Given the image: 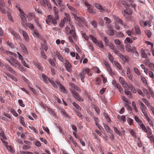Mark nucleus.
I'll return each instance as SVG.
<instances>
[{
	"label": "nucleus",
	"instance_id": "f257e3e1",
	"mask_svg": "<svg viewBox=\"0 0 154 154\" xmlns=\"http://www.w3.org/2000/svg\"><path fill=\"white\" fill-rule=\"evenodd\" d=\"M6 60L14 67L16 68L17 66L18 69L20 71L24 70L23 67L22 66L18 60L13 57L11 56L10 57V59L7 58Z\"/></svg>",
	"mask_w": 154,
	"mask_h": 154
},
{
	"label": "nucleus",
	"instance_id": "f03ea898",
	"mask_svg": "<svg viewBox=\"0 0 154 154\" xmlns=\"http://www.w3.org/2000/svg\"><path fill=\"white\" fill-rule=\"evenodd\" d=\"M68 23L69 26L71 28L68 26H67L65 28V32L67 34H71L72 35L74 40H75L76 39V35L75 31V29L74 26L71 23V21L69 20Z\"/></svg>",
	"mask_w": 154,
	"mask_h": 154
},
{
	"label": "nucleus",
	"instance_id": "7ed1b4c3",
	"mask_svg": "<svg viewBox=\"0 0 154 154\" xmlns=\"http://www.w3.org/2000/svg\"><path fill=\"white\" fill-rule=\"evenodd\" d=\"M59 20V16L56 15V16H54V17H53L52 15H48L47 16L46 20V22L49 25H53L54 26H55Z\"/></svg>",
	"mask_w": 154,
	"mask_h": 154
},
{
	"label": "nucleus",
	"instance_id": "20e7f679",
	"mask_svg": "<svg viewBox=\"0 0 154 154\" xmlns=\"http://www.w3.org/2000/svg\"><path fill=\"white\" fill-rule=\"evenodd\" d=\"M112 17L114 18V20L116 22L115 23V25L114 26L115 28L117 30H119L120 28V26L117 23H119L120 24L122 25L125 28H127V26L126 25L125 23L122 20L119 18L118 16L112 15Z\"/></svg>",
	"mask_w": 154,
	"mask_h": 154
},
{
	"label": "nucleus",
	"instance_id": "39448f33",
	"mask_svg": "<svg viewBox=\"0 0 154 154\" xmlns=\"http://www.w3.org/2000/svg\"><path fill=\"white\" fill-rule=\"evenodd\" d=\"M126 10L122 11V13L123 16L127 20H130L131 16L130 15L132 13V10L128 8H126Z\"/></svg>",
	"mask_w": 154,
	"mask_h": 154
},
{
	"label": "nucleus",
	"instance_id": "423d86ee",
	"mask_svg": "<svg viewBox=\"0 0 154 154\" xmlns=\"http://www.w3.org/2000/svg\"><path fill=\"white\" fill-rule=\"evenodd\" d=\"M42 80L46 83L48 84L49 82L55 88H57L56 83L53 80L50 79L48 77L45 75V74L42 73Z\"/></svg>",
	"mask_w": 154,
	"mask_h": 154
},
{
	"label": "nucleus",
	"instance_id": "0eeeda50",
	"mask_svg": "<svg viewBox=\"0 0 154 154\" xmlns=\"http://www.w3.org/2000/svg\"><path fill=\"white\" fill-rule=\"evenodd\" d=\"M5 4L4 0H0V11L2 13L6 14Z\"/></svg>",
	"mask_w": 154,
	"mask_h": 154
},
{
	"label": "nucleus",
	"instance_id": "6e6552de",
	"mask_svg": "<svg viewBox=\"0 0 154 154\" xmlns=\"http://www.w3.org/2000/svg\"><path fill=\"white\" fill-rule=\"evenodd\" d=\"M71 92L73 96L75 98L79 101H83V99L80 96L79 94L75 91L72 90Z\"/></svg>",
	"mask_w": 154,
	"mask_h": 154
},
{
	"label": "nucleus",
	"instance_id": "1a4fd4ad",
	"mask_svg": "<svg viewBox=\"0 0 154 154\" xmlns=\"http://www.w3.org/2000/svg\"><path fill=\"white\" fill-rule=\"evenodd\" d=\"M64 63L65 64V66L67 70L69 72H71L72 71V65L69 62L68 60H65V62Z\"/></svg>",
	"mask_w": 154,
	"mask_h": 154
},
{
	"label": "nucleus",
	"instance_id": "9d476101",
	"mask_svg": "<svg viewBox=\"0 0 154 154\" xmlns=\"http://www.w3.org/2000/svg\"><path fill=\"white\" fill-rule=\"evenodd\" d=\"M107 45L109 46L111 49L116 54H119V51L116 49V47L112 44L110 43L108 44Z\"/></svg>",
	"mask_w": 154,
	"mask_h": 154
},
{
	"label": "nucleus",
	"instance_id": "9b49d317",
	"mask_svg": "<svg viewBox=\"0 0 154 154\" xmlns=\"http://www.w3.org/2000/svg\"><path fill=\"white\" fill-rule=\"evenodd\" d=\"M151 23L150 21H144L142 20H140L139 22L140 25L143 27H145L147 26L148 25H149V27H150L151 26L150 25Z\"/></svg>",
	"mask_w": 154,
	"mask_h": 154
},
{
	"label": "nucleus",
	"instance_id": "f8f14e48",
	"mask_svg": "<svg viewBox=\"0 0 154 154\" xmlns=\"http://www.w3.org/2000/svg\"><path fill=\"white\" fill-rule=\"evenodd\" d=\"M11 34L14 36L16 40H20V38L19 35L17 33L12 29H10L9 30Z\"/></svg>",
	"mask_w": 154,
	"mask_h": 154
},
{
	"label": "nucleus",
	"instance_id": "ddd939ff",
	"mask_svg": "<svg viewBox=\"0 0 154 154\" xmlns=\"http://www.w3.org/2000/svg\"><path fill=\"white\" fill-rule=\"evenodd\" d=\"M32 34L35 37L38 38L40 39H42V38L39 33L38 32L37 29H34L32 31Z\"/></svg>",
	"mask_w": 154,
	"mask_h": 154
},
{
	"label": "nucleus",
	"instance_id": "4468645a",
	"mask_svg": "<svg viewBox=\"0 0 154 154\" xmlns=\"http://www.w3.org/2000/svg\"><path fill=\"white\" fill-rule=\"evenodd\" d=\"M125 49L126 51L128 52H131L134 51V50H136L135 47H133L131 48V45L129 44H127L125 45Z\"/></svg>",
	"mask_w": 154,
	"mask_h": 154
},
{
	"label": "nucleus",
	"instance_id": "2eb2a0df",
	"mask_svg": "<svg viewBox=\"0 0 154 154\" xmlns=\"http://www.w3.org/2000/svg\"><path fill=\"white\" fill-rule=\"evenodd\" d=\"M56 84L57 85H58L59 86V87L60 88V90L62 92H64L65 91V89L64 86L61 84L60 82L59 81H56Z\"/></svg>",
	"mask_w": 154,
	"mask_h": 154
},
{
	"label": "nucleus",
	"instance_id": "dca6fc26",
	"mask_svg": "<svg viewBox=\"0 0 154 154\" xmlns=\"http://www.w3.org/2000/svg\"><path fill=\"white\" fill-rule=\"evenodd\" d=\"M34 65L38 68L39 70L41 71H42L43 70V67L42 66L41 64L38 62H34Z\"/></svg>",
	"mask_w": 154,
	"mask_h": 154
},
{
	"label": "nucleus",
	"instance_id": "f3484780",
	"mask_svg": "<svg viewBox=\"0 0 154 154\" xmlns=\"http://www.w3.org/2000/svg\"><path fill=\"white\" fill-rule=\"evenodd\" d=\"M68 21L69 20L67 18L64 17L63 20H61L59 24L60 27L61 28H63L64 26V23H66V22L68 23Z\"/></svg>",
	"mask_w": 154,
	"mask_h": 154
},
{
	"label": "nucleus",
	"instance_id": "a211bd4d",
	"mask_svg": "<svg viewBox=\"0 0 154 154\" xmlns=\"http://www.w3.org/2000/svg\"><path fill=\"white\" fill-rule=\"evenodd\" d=\"M20 14L19 16L22 21L23 23H25L26 21V18L25 16V14L23 12V11L20 12Z\"/></svg>",
	"mask_w": 154,
	"mask_h": 154
},
{
	"label": "nucleus",
	"instance_id": "6ab92c4d",
	"mask_svg": "<svg viewBox=\"0 0 154 154\" xmlns=\"http://www.w3.org/2000/svg\"><path fill=\"white\" fill-rule=\"evenodd\" d=\"M5 67L7 69L15 75H17L16 72L12 68L8 65H6Z\"/></svg>",
	"mask_w": 154,
	"mask_h": 154
},
{
	"label": "nucleus",
	"instance_id": "aec40b11",
	"mask_svg": "<svg viewBox=\"0 0 154 154\" xmlns=\"http://www.w3.org/2000/svg\"><path fill=\"white\" fill-rule=\"evenodd\" d=\"M116 32V31L114 29H109L106 31V33L109 35L112 36L115 35Z\"/></svg>",
	"mask_w": 154,
	"mask_h": 154
},
{
	"label": "nucleus",
	"instance_id": "412c9836",
	"mask_svg": "<svg viewBox=\"0 0 154 154\" xmlns=\"http://www.w3.org/2000/svg\"><path fill=\"white\" fill-rule=\"evenodd\" d=\"M56 55L57 57L59 60L62 62H64V60L63 57L61 55L60 53L58 51H56Z\"/></svg>",
	"mask_w": 154,
	"mask_h": 154
},
{
	"label": "nucleus",
	"instance_id": "4be33fe9",
	"mask_svg": "<svg viewBox=\"0 0 154 154\" xmlns=\"http://www.w3.org/2000/svg\"><path fill=\"white\" fill-rule=\"evenodd\" d=\"M95 7L97 9H99L100 11L103 12L104 11V10L102 8V6L99 3H95L94 4Z\"/></svg>",
	"mask_w": 154,
	"mask_h": 154
},
{
	"label": "nucleus",
	"instance_id": "5701e85b",
	"mask_svg": "<svg viewBox=\"0 0 154 154\" xmlns=\"http://www.w3.org/2000/svg\"><path fill=\"white\" fill-rule=\"evenodd\" d=\"M127 75L128 79L131 80H132V75L130 69L128 68L127 70Z\"/></svg>",
	"mask_w": 154,
	"mask_h": 154
},
{
	"label": "nucleus",
	"instance_id": "b1692460",
	"mask_svg": "<svg viewBox=\"0 0 154 154\" xmlns=\"http://www.w3.org/2000/svg\"><path fill=\"white\" fill-rule=\"evenodd\" d=\"M19 118L20 124L24 127H26V125L24 121V118L22 116H19Z\"/></svg>",
	"mask_w": 154,
	"mask_h": 154
},
{
	"label": "nucleus",
	"instance_id": "393cba45",
	"mask_svg": "<svg viewBox=\"0 0 154 154\" xmlns=\"http://www.w3.org/2000/svg\"><path fill=\"white\" fill-rule=\"evenodd\" d=\"M22 34L25 40L28 42L29 40V38L26 32L24 31H23Z\"/></svg>",
	"mask_w": 154,
	"mask_h": 154
},
{
	"label": "nucleus",
	"instance_id": "a878e982",
	"mask_svg": "<svg viewBox=\"0 0 154 154\" xmlns=\"http://www.w3.org/2000/svg\"><path fill=\"white\" fill-rule=\"evenodd\" d=\"M103 126L104 128L106 131L108 133H112L113 132L109 128V127L108 126L106 125V124H103Z\"/></svg>",
	"mask_w": 154,
	"mask_h": 154
},
{
	"label": "nucleus",
	"instance_id": "bb28decb",
	"mask_svg": "<svg viewBox=\"0 0 154 154\" xmlns=\"http://www.w3.org/2000/svg\"><path fill=\"white\" fill-rule=\"evenodd\" d=\"M90 69L88 67H85L82 69V72L84 74H88L89 72Z\"/></svg>",
	"mask_w": 154,
	"mask_h": 154
},
{
	"label": "nucleus",
	"instance_id": "cd10ccee",
	"mask_svg": "<svg viewBox=\"0 0 154 154\" xmlns=\"http://www.w3.org/2000/svg\"><path fill=\"white\" fill-rule=\"evenodd\" d=\"M139 105L140 110H141L142 112L146 110V108L145 106L144 105L142 102H140L139 103Z\"/></svg>",
	"mask_w": 154,
	"mask_h": 154
},
{
	"label": "nucleus",
	"instance_id": "c85d7f7f",
	"mask_svg": "<svg viewBox=\"0 0 154 154\" xmlns=\"http://www.w3.org/2000/svg\"><path fill=\"white\" fill-rule=\"evenodd\" d=\"M60 111L61 114L64 117L67 118L68 117V114L63 109H59Z\"/></svg>",
	"mask_w": 154,
	"mask_h": 154
},
{
	"label": "nucleus",
	"instance_id": "c756f323",
	"mask_svg": "<svg viewBox=\"0 0 154 154\" xmlns=\"http://www.w3.org/2000/svg\"><path fill=\"white\" fill-rule=\"evenodd\" d=\"M117 117L120 121H122L123 123L126 121L125 116H118Z\"/></svg>",
	"mask_w": 154,
	"mask_h": 154
},
{
	"label": "nucleus",
	"instance_id": "7c9ffc66",
	"mask_svg": "<svg viewBox=\"0 0 154 154\" xmlns=\"http://www.w3.org/2000/svg\"><path fill=\"white\" fill-rule=\"evenodd\" d=\"M117 55H119L120 58L123 61L126 62L127 61V59L126 57L124 56L122 54L119 53V54Z\"/></svg>",
	"mask_w": 154,
	"mask_h": 154
},
{
	"label": "nucleus",
	"instance_id": "2f4dec72",
	"mask_svg": "<svg viewBox=\"0 0 154 154\" xmlns=\"http://www.w3.org/2000/svg\"><path fill=\"white\" fill-rule=\"evenodd\" d=\"M128 88H129V89L131 90L132 92L134 93H136V90L135 89V88L133 86V85L131 84H129L128 85Z\"/></svg>",
	"mask_w": 154,
	"mask_h": 154
},
{
	"label": "nucleus",
	"instance_id": "473e14b6",
	"mask_svg": "<svg viewBox=\"0 0 154 154\" xmlns=\"http://www.w3.org/2000/svg\"><path fill=\"white\" fill-rule=\"evenodd\" d=\"M113 128L114 129V131L117 134L120 136H122V132H120L117 128L115 127H113Z\"/></svg>",
	"mask_w": 154,
	"mask_h": 154
},
{
	"label": "nucleus",
	"instance_id": "72a5a7b5",
	"mask_svg": "<svg viewBox=\"0 0 154 154\" xmlns=\"http://www.w3.org/2000/svg\"><path fill=\"white\" fill-rule=\"evenodd\" d=\"M121 3L124 5L125 8H128L129 7L126 2L124 0H119Z\"/></svg>",
	"mask_w": 154,
	"mask_h": 154
},
{
	"label": "nucleus",
	"instance_id": "f704fd0d",
	"mask_svg": "<svg viewBox=\"0 0 154 154\" xmlns=\"http://www.w3.org/2000/svg\"><path fill=\"white\" fill-rule=\"evenodd\" d=\"M143 90L144 94V95L145 94L146 95L147 97L148 98H149L150 97V96L147 90L146 89H143Z\"/></svg>",
	"mask_w": 154,
	"mask_h": 154
},
{
	"label": "nucleus",
	"instance_id": "c9c22d12",
	"mask_svg": "<svg viewBox=\"0 0 154 154\" xmlns=\"http://www.w3.org/2000/svg\"><path fill=\"white\" fill-rule=\"evenodd\" d=\"M125 94L126 95L130 98H132V94L130 91H125Z\"/></svg>",
	"mask_w": 154,
	"mask_h": 154
},
{
	"label": "nucleus",
	"instance_id": "e433bc0d",
	"mask_svg": "<svg viewBox=\"0 0 154 154\" xmlns=\"http://www.w3.org/2000/svg\"><path fill=\"white\" fill-rule=\"evenodd\" d=\"M134 28L136 33L137 34H140L141 32L139 26H135Z\"/></svg>",
	"mask_w": 154,
	"mask_h": 154
},
{
	"label": "nucleus",
	"instance_id": "4c0bfd02",
	"mask_svg": "<svg viewBox=\"0 0 154 154\" xmlns=\"http://www.w3.org/2000/svg\"><path fill=\"white\" fill-rule=\"evenodd\" d=\"M67 5L68 8L70 10L74 12L75 13H77V11L76 10H75L74 8L72 6H70L68 4H67Z\"/></svg>",
	"mask_w": 154,
	"mask_h": 154
},
{
	"label": "nucleus",
	"instance_id": "58836bf2",
	"mask_svg": "<svg viewBox=\"0 0 154 154\" xmlns=\"http://www.w3.org/2000/svg\"><path fill=\"white\" fill-rule=\"evenodd\" d=\"M26 25L30 29L33 30L34 29V26L32 24L29 23H26Z\"/></svg>",
	"mask_w": 154,
	"mask_h": 154
},
{
	"label": "nucleus",
	"instance_id": "ea45409f",
	"mask_svg": "<svg viewBox=\"0 0 154 154\" xmlns=\"http://www.w3.org/2000/svg\"><path fill=\"white\" fill-rule=\"evenodd\" d=\"M89 37L92 39V41L96 44L97 43L98 41L93 36L90 35Z\"/></svg>",
	"mask_w": 154,
	"mask_h": 154
},
{
	"label": "nucleus",
	"instance_id": "a19ab883",
	"mask_svg": "<svg viewBox=\"0 0 154 154\" xmlns=\"http://www.w3.org/2000/svg\"><path fill=\"white\" fill-rule=\"evenodd\" d=\"M84 4L85 6L87 7L88 10H89L90 9H93V6L89 4L87 2H85Z\"/></svg>",
	"mask_w": 154,
	"mask_h": 154
},
{
	"label": "nucleus",
	"instance_id": "79ce46f5",
	"mask_svg": "<svg viewBox=\"0 0 154 154\" xmlns=\"http://www.w3.org/2000/svg\"><path fill=\"white\" fill-rule=\"evenodd\" d=\"M140 52L143 58H146L147 57V54L145 53V51L143 50H141Z\"/></svg>",
	"mask_w": 154,
	"mask_h": 154
},
{
	"label": "nucleus",
	"instance_id": "37998d69",
	"mask_svg": "<svg viewBox=\"0 0 154 154\" xmlns=\"http://www.w3.org/2000/svg\"><path fill=\"white\" fill-rule=\"evenodd\" d=\"M146 133L147 134V137L148 138H149L151 136H152V133L151 130H147L146 131Z\"/></svg>",
	"mask_w": 154,
	"mask_h": 154
},
{
	"label": "nucleus",
	"instance_id": "c03bdc74",
	"mask_svg": "<svg viewBox=\"0 0 154 154\" xmlns=\"http://www.w3.org/2000/svg\"><path fill=\"white\" fill-rule=\"evenodd\" d=\"M114 64L116 66L119 70H121L122 67L120 65L117 61H114Z\"/></svg>",
	"mask_w": 154,
	"mask_h": 154
},
{
	"label": "nucleus",
	"instance_id": "a18cd8bd",
	"mask_svg": "<svg viewBox=\"0 0 154 154\" xmlns=\"http://www.w3.org/2000/svg\"><path fill=\"white\" fill-rule=\"evenodd\" d=\"M0 136L2 137L1 138H2L3 140H6L7 138L5 136V134L3 131H2L0 133Z\"/></svg>",
	"mask_w": 154,
	"mask_h": 154
},
{
	"label": "nucleus",
	"instance_id": "49530a36",
	"mask_svg": "<svg viewBox=\"0 0 154 154\" xmlns=\"http://www.w3.org/2000/svg\"><path fill=\"white\" fill-rule=\"evenodd\" d=\"M133 42V41L131 40L129 38H127L125 39L124 43L127 44L128 43H131Z\"/></svg>",
	"mask_w": 154,
	"mask_h": 154
},
{
	"label": "nucleus",
	"instance_id": "de8ad7c7",
	"mask_svg": "<svg viewBox=\"0 0 154 154\" xmlns=\"http://www.w3.org/2000/svg\"><path fill=\"white\" fill-rule=\"evenodd\" d=\"M85 75L82 72L80 73L79 75V77L81 78V80L82 82H84V79L85 78Z\"/></svg>",
	"mask_w": 154,
	"mask_h": 154
},
{
	"label": "nucleus",
	"instance_id": "09e8293b",
	"mask_svg": "<svg viewBox=\"0 0 154 154\" xmlns=\"http://www.w3.org/2000/svg\"><path fill=\"white\" fill-rule=\"evenodd\" d=\"M71 87L73 88L75 90L78 91H79V89L78 87L75 85L74 83H72L71 84Z\"/></svg>",
	"mask_w": 154,
	"mask_h": 154
},
{
	"label": "nucleus",
	"instance_id": "8fccbe9b",
	"mask_svg": "<svg viewBox=\"0 0 154 154\" xmlns=\"http://www.w3.org/2000/svg\"><path fill=\"white\" fill-rule=\"evenodd\" d=\"M145 32L148 37L150 38L151 37L152 33L150 30H146L145 31Z\"/></svg>",
	"mask_w": 154,
	"mask_h": 154
},
{
	"label": "nucleus",
	"instance_id": "3c124183",
	"mask_svg": "<svg viewBox=\"0 0 154 154\" xmlns=\"http://www.w3.org/2000/svg\"><path fill=\"white\" fill-rule=\"evenodd\" d=\"M116 36L118 38H122L124 37V35L122 33L119 32H117Z\"/></svg>",
	"mask_w": 154,
	"mask_h": 154
},
{
	"label": "nucleus",
	"instance_id": "603ef678",
	"mask_svg": "<svg viewBox=\"0 0 154 154\" xmlns=\"http://www.w3.org/2000/svg\"><path fill=\"white\" fill-rule=\"evenodd\" d=\"M129 132L132 135L134 138L136 137V135L135 132L133 130H130L129 131Z\"/></svg>",
	"mask_w": 154,
	"mask_h": 154
},
{
	"label": "nucleus",
	"instance_id": "864d4df0",
	"mask_svg": "<svg viewBox=\"0 0 154 154\" xmlns=\"http://www.w3.org/2000/svg\"><path fill=\"white\" fill-rule=\"evenodd\" d=\"M142 100L143 102L146 105L149 106H150V102L147 99L145 98H143Z\"/></svg>",
	"mask_w": 154,
	"mask_h": 154
},
{
	"label": "nucleus",
	"instance_id": "5fc2aeb1",
	"mask_svg": "<svg viewBox=\"0 0 154 154\" xmlns=\"http://www.w3.org/2000/svg\"><path fill=\"white\" fill-rule=\"evenodd\" d=\"M48 62L51 66L54 67H57V66L55 64L53 60L52 59H50L48 60Z\"/></svg>",
	"mask_w": 154,
	"mask_h": 154
},
{
	"label": "nucleus",
	"instance_id": "6e6d98bb",
	"mask_svg": "<svg viewBox=\"0 0 154 154\" xmlns=\"http://www.w3.org/2000/svg\"><path fill=\"white\" fill-rule=\"evenodd\" d=\"M72 104L75 107H76L79 110H81V109L80 106L79 105L76 103L75 102H74Z\"/></svg>",
	"mask_w": 154,
	"mask_h": 154
},
{
	"label": "nucleus",
	"instance_id": "4d7b16f0",
	"mask_svg": "<svg viewBox=\"0 0 154 154\" xmlns=\"http://www.w3.org/2000/svg\"><path fill=\"white\" fill-rule=\"evenodd\" d=\"M108 57L109 60L111 63H112L113 60V57L110 53H108Z\"/></svg>",
	"mask_w": 154,
	"mask_h": 154
},
{
	"label": "nucleus",
	"instance_id": "13d9d810",
	"mask_svg": "<svg viewBox=\"0 0 154 154\" xmlns=\"http://www.w3.org/2000/svg\"><path fill=\"white\" fill-rule=\"evenodd\" d=\"M96 45H98L100 48H104L103 45L102 43L101 42H99L98 41L97 42V44H96Z\"/></svg>",
	"mask_w": 154,
	"mask_h": 154
},
{
	"label": "nucleus",
	"instance_id": "bf43d9fd",
	"mask_svg": "<svg viewBox=\"0 0 154 154\" xmlns=\"http://www.w3.org/2000/svg\"><path fill=\"white\" fill-rule=\"evenodd\" d=\"M8 17L10 21L11 22H14V20L13 19L10 13H8Z\"/></svg>",
	"mask_w": 154,
	"mask_h": 154
},
{
	"label": "nucleus",
	"instance_id": "052dcab7",
	"mask_svg": "<svg viewBox=\"0 0 154 154\" xmlns=\"http://www.w3.org/2000/svg\"><path fill=\"white\" fill-rule=\"evenodd\" d=\"M13 114L14 116L16 117L18 116V114L13 109H12L10 111Z\"/></svg>",
	"mask_w": 154,
	"mask_h": 154
},
{
	"label": "nucleus",
	"instance_id": "680f3d73",
	"mask_svg": "<svg viewBox=\"0 0 154 154\" xmlns=\"http://www.w3.org/2000/svg\"><path fill=\"white\" fill-rule=\"evenodd\" d=\"M81 32L82 37L85 39V40H88L89 38L87 36L86 34L85 33H84L83 32L81 31Z\"/></svg>",
	"mask_w": 154,
	"mask_h": 154
},
{
	"label": "nucleus",
	"instance_id": "e2e57ef3",
	"mask_svg": "<svg viewBox=\"0 0 154 154\" xmlns=\"http://www.w3.org/2000/svg\"><path fill=\"white\" fill-rule=\"evenodd\" d=\"M53 9L54 10V16H59L58 14V11L57 8L55 7H54Z\"/></svg>",
	"mask_w": 154,
	"mask_h": 154
},
{
	"label": "nucleus",
	"instance_id": "0e129e2a",
	"mask_svg": "<svg viewBox=\"0 0 154 154\" xmlns=\"http://www.w3.org/2000/svg\"><path fill=\"white\" fill-rule=\"evenodd\" d=\"M132 106L134 109V110L136 111V112H137V107L136 105V104L135 103V102L134 101H132Z\"/></svg>",
	"mask_w": 154,
	"mask_h": 154
},
{
	"label": "nucleus",
	"instance_id": "69168bd1",
	"mask_svg": "<svg viewBox=\"0 0 154 154\" xmlns=\"http://www.w3.org/2000/svg\"><path fill=\"white\" fill-rule=\"evenodd\" d=\"M125 90H127L128 89V85L125 82L122 84Z\"/></svg>",
	"mask_w": 154,
	"mask_h": 154
},
{
	"label": "nucleus",
	"instance_id": "338daca9",
	"mask_svg": "<svg viewBox=\"0 0 154 154\" xmlns=\"http://www.w3.org/2000/svg\"><path fill=\"white\" fill-rule=\"evenodd\" d=\"M56 1L58 2L59 6L60 7H63L64 6L63 5L62 3V0H56Z\"/></svg>",
	"mask_w": 154,
	"mask_h": 154
},
{
	"label": "nucleus",
	"instance_id": "774afa93",
	"mask_svg": "<svg viewBox=\"0 0 154 154\" xmlns=\"http://www.w3.org/2000/svg\"><path fill=\"white\" fill-rule=\"evenodd\" d=\"M134 70L135 73H136L138 75H140L141 74L137 68L136 67H134Z\"/></svg>",
	"mask_w": 154,
	"mask_h": 154
}]
</instances>
